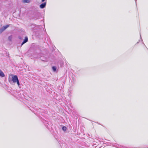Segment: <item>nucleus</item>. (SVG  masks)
I'll list each match as a JSON object with an SVG mask.
<instances>
[{"instance_id": "4be33fe9", "label": "nucleus", "mask_w": 148, "mask_h": 148, "mask_svg": "<svg viewBox=\"0 0 148 148\" xmlns=\"http://www.w3.org/2000/svg\"><path fill=\"white\" fill-rule=\"evenodd\" d=\"M143 44L145 45L144 43H143Z\"/></svg>"}, {"instance_id": "ddd939ff", "label": "nucleus", "mask_w": 148, "mask_h": 148, "mask_svg": "<svg viewBox=\"0 0 148 148\" xmlns=\"http://www.w3.org/2000/svg\"><path fill=\"white\" fill-rule=\"evenodd\" d=\"M62 129L64 131H66L67 129V128L65 126H63L62 128Z\"/></svg>"}, {"instance_id": "39448f33", "label": "nucleus", "mask_w": 148, "mask_h": 148, "mask_svg": "<svg viewBox=\"0 0 148 148\" xmlns=\"http://www.w3.org/2000/svg\"><path fill=\"white\" fill-rule=\"evenodd\" d=\"M45 124L46 127L48 129H49L50 127L51 126V123L50 122H49L48 121H46L45 123Z\"/></svg>"}, {"instance_id": "6e6552de", "label": "nucleus", "mask_w": 148, "mask_h": 148, "mask_svg": "<svg viewBox=\"0 0 148 148\" xmlns=\"http://www.w3.org/2000/svg\"><path fill=\"white\" fill-rule=\"evenodd\" d=\"M5 76V74L0 69V77H4Z\"/></svg>"}, {"instance_id": "4468645a", "label": "nucleus", "mask_w": 148, "mask_h": 148, "mask_svg": "<svg viewBox=\"0 0 148 148\" xmlns=\"http://www.w3.org/2000/svg\"><path fill=\"white\" fill-rule=\"evenodd\" d=\"M3 30L2 28L0 29V34H1L3 31Z\"/></svg>"}, {"instance_id": "9d476101", "label": "nucleus", "mask_w": 148, "mask_h": 148, "mask_svg": "<svg viewBox=\"0 0 148 148\" xmlns=\"http://www.w3.org/2000/svg\"><path fill=\"white\" fill-rule=\"evenodd\" d=\"M52 69L53 71L55 72L56 70V67L55 66H53L52 67Z\"/></svg>"}, {"instance_id": "aec40b11", "label": "nucleus", "mask_w": 148, "mask_h": 148, "mask_svg": "<svg viewBox=\"0 0 148 148\" xmlns=\"http://www.w3.org/2000/svg\"><path fill=\"white\" fill-rule=\"evenodd\" d=\"M34 26H35L36 25H34Z\"/></svg>"}, {"instance_id": "7ed1b4c3", "label": "nucleus", "mask_w": 148, "mask_h": 148, "mask_svg": "<svg viewBox=\"0 0 148 148\" xmlns=\"http://www.w3.org/2000/svg\"><path fill=\"white\" fill-rule=\"evenodd\" d=\"M111 144L112 145L117 148H133L132 147H127L123 145H121L116 144H113V143Z\"/></svg>"}, {"instance_id": "9b49d317", "label": "nucleus", "mask_w": 148, "mask_h": 148, "mask_svg": "<svg viewBox=\"0 0 148 148\" xmlns=\"http://www.w3.org/2000/svg\"><path fill=\"white\" fill-rule=\"evenodd\" d=\"M30 2V0H23V2L24 3H29Z\"/></svg>"}, {"instance_id": "1a4fd4ad", "label": "nucleus", "mask_w": 148, "mask_h": 148, "mask_svg": "<svg viewBox=\"0 0 148 148\" xmlns=\"http://www.w3.org/2000/svg\"><path fill=\"white\" fill-rule=\"evenodd\" d=\"M9 25L7 24L5 25H4L1 28L3 29V31L5 30L9 26Z\"/></svg>"}, {"instance_id": "dca6fc26", "label": "nucleus", "mask_w": 148, "mask_h": 148, "mask_svg": "<svg viewBox=\"0 0 148 148\" xmlns=\"http://www.w3.org/2000/svg\"><path fill=\"white\" fill-rule=\"evenodd\" d=\"M140 38H141V41L143 42V40L142 38H141V35L140 34Z\"/></svg>"}, {"instance_id": "6ab92c4d", "label": "nucleus", "mask_w": 148, "mask_h": 148, "mask_svg": "<svg viewBox=\"0 0 148 148\" xmlns=\"http://www.w3.org/2000/svg\"><path fill=\"white\" fill-rule=\"evenodd\" d=\"M9 81L10 82V83H11V81H10V80H9Z\"/></svg>"}, {"instance_id": "423d86ee", "label": "nucleus", "mask_w": 148, "mask_h": 148, "mask_svg": "<svg viewBox=\"0 0 148 148\" xmlns=\"http://www.w3.org/2000/svg\"><path fill=\"white\" fill-rule=\"evenodd\" d=\"M47 4L46 1L45 2L41 3L40 5V8L41 9H43L46 6Z\"/></svg>"}, {"instance_id": "a211bd4d", "label": "nucleus", "mask_w": 148, "mask_h": 148, "mask_svg": "<svg viewBox=\"0 0 148 148\" xmlns=\"http://www.w3.org/2000/svg\"><path fill=\"white\" fill-rule=\"evenodd\" d=\"M139 42H137V43H136V44H137L138 43H139Z\"/></svg>"}, {"instance_id": "f3484780", "label": "nucleus", "mask_w": 148, "mask_h": 148, "mask_svg": "<svg viewBox=\"0 0 148 148\" xmlns=\"http://www.w3.org/2000/svg\"><path fill=\"white\" fill-rule=\"evenodd\" d=\"M45 1V0H42L41 2H44Z\"/></svg>"}, {"instance_id": "0eeeda50", "label": "nucleus", "mask_w": 148, "mask_h": 148, "mask_svg": "<svg viewBox=\"0 0 148 148\" xmlns=\"http://www.w3.org/2000/svg\"><path fill=\"white\" fill-rule=\"evenodd\" d=\"M28 41V37L27 36H26L25 37V39L22 42L21 44V46H22L24 44L27 42Z\"/></svg>"}, {"instance_id": "2eb2a0df", "label": "nucleus", "mask_w": 148, "mask_h": 148, "mask_svg": "<svg viewBox=\"0 0 148 148\" xmlns=\"http://www.w3.org/2000/svg\"><path fill=\"white\" fill-rule=\"evenodd\" d=\"M18 38L19 39H20V40H22L23 39L20 36H18Z\"/></svg>"}, {"instance_id": "f03ea898", "label": "nucleus", "mask_w": 148, "mask_h": 148, "mask_svg": "<svg viewBox=\"0 0 148 148\" xmlns=\"http://www.w3.org/2000/svg\"><path fill=\"white\" fill-rule=\"evenodd\" d=\"M11 81L14 83H16L18 86L20 85L19 80L16 75H14L12 77Z\"/></svg>"}, {"instance_id": "f257e3e1", "label": "nucleus", "mask_w": 148, "mask_h": 148, "mask_svg": "<svg viewBox=\"0 0 148 148\" xmlns=\"http://www.w3.org/2000/svg\"><path fill=\"white\" fill-rule=\"evenodd\" d=\"M37 57L39 58L42 61L47 62L49 61V58L47 56H45L43 54L40 53L38 55Z\"/></svg>"}, {"instance_id": "f8f14e48", "label": "nucleus", "mask_w": 148, "mask_h": 148, "mask_svg": "<svg viewBox=\"0 0 148 148\" xmlns=\"http://www.w3.org/2000/svg\"><path fill=\"white\" fill-rule=\"evenodd\" d=\"M12 39V35L9 36L8 38V40L10 41H11Z\"/></svg>"}, {"instance_id": "412c9836", "label": "nucleus", "mask_w": 148, "mask_h": 148, "mask_svg": "<svg viewBox=\"0 0 148 148\" xmlns=\"http://www.w3.org/2000/svg\"><path fill=\"white\" fill-rule=\"evenodd\" d=\"M137 0H135V1H136Z\"/></svg>"}, {"instance_id": "20e7f679", "label": "nucleus", "mask_w": 148, "mask_h": 148, "mask_svg": "<svg viewBox=\"0 0 148 148\" xmlns=\"http://www.w3.org/2000/svg\"><path fill=\"white\" fill-rule=\"evenodd\" d=\"M40 16V13L39 12H36L34 13V18L37 20L39 18V17Z\"/></svg>"}]
</instances>
